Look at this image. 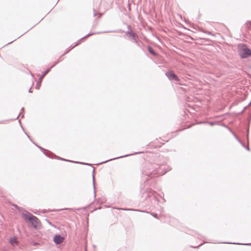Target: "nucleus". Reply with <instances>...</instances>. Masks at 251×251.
Listing matches in <instances>:
<instances>
[{
  "mask_svg": "<svg viewBox=\"0 0 251 251\" xmlns=\"http://www.w3.org/2000/svg\"><path fill=\"white\" fill-rule=\"evenodd\" d=\"M111 31V32H121V33L125 32V34L126 35H129L130 37H131V38L130 39L132 40V41L133 40H135V38L138 37L136 33L134 32L132 29H130L128 31H125V32L124 31L122 30V29H119L116 31Z\"/></svg>",
  "mask_w": 251,
  "mask_h": 251,
  "instance_id": "nucleus-5",
  "label": "nucleus"
},
{
  "mask_svg": "<svg viewBox=\"0 0 251 251\" xmlns=\"http://www.w3.org/2000/svg\"><path fill=\"white\" fill-rule=\"evenodd\" d=\"M111 31V32H121V33L125 32V34L126 35H129L130 37H131V38L130 39L132 40V41L133 40H135V38L138 37L136 33L134 32L132 29H130L128 31H125V32L124 31L122 30V29H119L116 31Z\"/></svg>",
  "mask_w": 251,
  "mask_h": 251,
  "instance_id": "nucleus-6",
  "label": "nucleus"
},
{
  "mask_svg": "<svg viewBox=\"0 0 251 251\" xmlns=\"http://www.w3.org/2000/svg\"><path fill=\"white\" fill-rule=\"evenodd\" d=\"M93 14H94V17H95L97 15V13L96 10H95L94 9H93Z\"/></svg>",
  "mask_w": 251,
  "mask_h": 251,
  "instance_id": "nucleus-30",
  "label": "nucleus"
},
{
  "mask_svg": "<svg viewBox=\"0 0 251 251\" xmlns=\"http://www.w3.org/2000/svg\"><path fill=\"white\" fill-rule=\"evenodd\" d=\"M19 123H20V124L21 125V120H19Z\"/></svg>",
  "mask_w": 251,
  "mask_h": 251,
  "instance_id": "nucleus-47",
  "label": "nucleus"
},
{
  "mask_svg": "<svg viewBox=\"0 0 251 251\" xmlns=\"http://www.w3.org/2000/svg\"><path fill=\"white\" fill-rule=\"evenodd\" d=\"M63 60V59H60V57L56 61H55L50 68H49L48 69H50V71L51 70V69L53 68L54 67H55L58 63H59L60 62L62 61Z\"/></svg>",
  "mask_w": 251,
  "mask_h": 251,
  "instance_id": "nucleus-17",
  "label": "nucleus"
},
{
  "mask_svg": "<svg viewBox=\"0 0 251 251\" xmlns=\"http://www.w3.org/2000/svg\"><path fill=\"white\" fill-rule=\"evenodd\" d=\"M236 141L238 142V143L244 148H245L247 151H249L250 149L248 145L246 146L245 143H244L236 135Z\"/></svg>",
  "mask_w": 251,
  "mask_h": 251,
  "instance_id": "nucleus-12",
  "label": "nucleus"
},
{
  "mask_svg": "<svg viewBox=\"0 0 251 251\" xmlns=\"http://www.w3.org/2000/svg\"><path fill=\"white\" fill-rule=\"evenodd\" d=\"M240 244H241L240 243H236V245H240Z\"/></svg>",
  "mask_w": 251,
  "mask_h": 251,
  "instance_id": "nucleus-49",
  "label": "nucleus"
},
{
  "mask_svg": "<svg viewBox=\"0 0 251 251\" xmlns=\"http://www.w3.org/2000/svg\"><path fill=\"white\" fill-rule=\"evenodd\" d=\"M38 148L44 153V154L46 156H48L49 158H52V157L51 156H50L49 155V154H50L51 155H54V154H53L51 151H49L48 150H45V149H44L43 148H42V147H41L40 146H38Z\"/></svg>",
  "mask_w": 251,
  "mask_h": 251,
  "instance_id": "nucleus-10",
  "label": "nucleus"
},
{
  "mask_svg": "<svg viewBox=\"0 0 251 251\" xmlns=\"http://www.w3.org/2000/svg\"><path fill=\"white\" fill-rule=\"evenodd\" d=\"M72 162L75 163H78V164H80L86 165H90V166L92 165L91 164H89V163H83V162H78V161H72Z\"/></svg>",
  "mask_w": 251,
  "mask_h": 251,
  "instance_id": "nucleus-21",
  "label": "nucleus"
},
{
  "mask_svg": "<svg viewBox=\"0 0 251 251\" xmlns=\"http://www.w3.org/2000/svg\"><path fill=\"white\" fill-rule=\"evenodd\" d=\"M237 52L241 59H246L251 56V50L244 43L237 44Z\"/></svg>",
  "mask_w": 251,
  "mask_h": 251,
  "instance_id": "nucleus-2",
  "label": "nucleus"
},
{
  "mask_svg": "<svg viewBox=\"0 0 251 251\" xmlns=\"http://www.w3.org/2000/svg\"><path fill=\"white\" fill-rule=\"evenodd\" d=\"M80 44V42H78V41L75 43V44L74 45V47H76L77 46H78V45H79Z\"/></svg>",
  "mask_w": 251,
  "mask_h": 251,
  "instance_id": "nucleus-34",
  "label": "nucleus"
},
{
  "mask_svg": "<svg viewBox=\"0 0 251 251\" xmlns=\"http://www.w3.org/2000/svg\"><path fill=\"white\" fill-rule=\"evenodd\" d=\"M12 205L17 209H19V206H18L17 204H13Z\"/></svg>",
  "mask_w": 251,
  "mask_h": 251,
  "instance_id": "nucleus-28",
  "label": "nucleus"
},
{
  "mask_svg": "<svg viewBox=\"0 0 251 251\" xmlns=\"http://www.w3.org/2000/svg\"><path fill=\"white\" fill-rule=\"evenodd\" d=\"M50 72V69H47L42 74V75L39 77V78L38 80V81L36 83V85L35 86V89H39L41 85V83L43 79H44V77L45 76Z\"/></svg>",
  "mask_w": 251,
  "mask_h": 251,
  "instance_id": "nucleus-8",
  "label": "nucleus"
},
{
  "mask_svg": "<svg viewBox=\"0 0 251 251\" xmlns=\"http://www.w3.org/2000/svg\"><path fill=\"white\" fill-rule=\"evenodd\" d=\"M244 245H247V246H251V243L249 244H244Z\"/></svg>",
  "mask_w": 251,
  "mask_h": 251,
  "instance_id": "nucleus-40",
  "label": "nucleus"
},
{
  "mask_svg": "<svg viewBox=\"0 0 251 251\" xmlns=\"http://www.w3.org/2000/svg\"><path fill=\"white\" fill-rule=\"evenodd\" d=\"M75 47H74V46H70L69 49H70V50H72L73 49H74Z\"/></svg>",
  "mask_w": 251,
  "mask_h": 251,
  "instance_id": "nucleus-36",
  "label": "nucleus"
},
{
  "mask_svg": "<svg viewBox=\"0 0 251 251\" xmlns=\"http://www.w3.org/2000/svg\"><path fill=\"white\" fill-rule=\"evenodd\" d=\"M134 41V42L136 44V45L139 47L140 48V49H141V44H142V42L141 41H140L139 40V39L138 38V37H137V38H135V40H133Z\"/></svg>",
  "mask_w": 251,
  "mask_h": 251,
  "instance_id": "nucleus-15",
  "label": "nucleus"
},
{
  "mask_svg": "<svg viewBox=\"0 0 251 251\" xmlns=\"http://www.w3.org/2000/svg\"><path fill=\"white\" fill-rule=\"evenodd\" d=\"M148 50L152 55H157V53L155 52V51L150 46H148Z\"/></svg>",
  "mask_w": 251,
  "mask_h": 251,
  "instance_id": "nucleus-16",
  "label": "nucleus"
},
{
  "mask_svg": "<svg viewBox=\"0 0 251 251\" xmlns=\"http://www.w3.org/2000/svg\"><path fill=\"white\" fill-rule=\"evenodd\" d=\"M9 242L13 246L18 244V241L16 237L11 238L9 240Z\"/></svg>",
  "mask_w": 251,
  "mask_h": 251,
  "instance_id": "nucleus-14",
  "label": "nucleus"
},
{
  "mask_svg": "<svg viewBox=\"0 0 251 251\" xmlns=\"http://www.w3.org/2000/svg\"><path fill=\"white\" fill-rule=\"evenodd\" d=\"M28 92H29V93H32V90H31V88H30L29 89Z\"/></svg>",
  "mask_w": 251,
  "mask_h": 251,
  "instance_id": "nucleus-42",
  "label": "nucleus"
},
{
  "mask_svg": "<svg viewBox=\"0 0 251 251\" xmlns=\"http://www.w3.org/2000/svg\"><path fill=\"white\" fill-rule=\"evenodd\" d=\"M102 14H100V16H99V17H100L101 16H102Z\"/></svg>",
  "mask_w": 251,
  "mask_h": 251,
  "instance_id": "nucleus-48",
  "label": "nucleus"
},
{
  "mask_svg": "<svg viewBox=\"0 0 251 251\" xmlns=\"http://www.w3.org/2000/svg\"><path fill=\"white\" fill-rule=\"evenodd\" d=\"M22 217L25 220L30 222L34 228H37V225L40 223V220L36 216L33 215L30 212L26 211L22 214Z\"/></svg>",
  "mask_w": 251,
  "mask_h": 251,
  "instance_id": "nucleus-3",
  "label": "nucleus"
},
{
  "mask_svg": "<svg viewBox=\"0 0 251 251\" xmlns=\"http://www.w3.org/2000/svg\"><path fill=\"white\" fill-rule=\"evenodd\" d=\"M54 155L55 156V158L57 159H58V160H63V161H67V162H72V161H73L72 160H68V159L62 158V157H61L60 156H56L55 154Z\"/></svg>",
  "mask_w": 251,
  "mask_h": 251,
  "instance_id": "nucleus-19",
  "label": "nucleus"
},
{
  "mask_svg": "<svg viewBox=\"0 0 251 251\" xmlns=\"http://www.w3.org/2000/svg\"><path fill=\"white\" fill-rule=\"evenodd\" d=\"M93 167V172H92V178H93V189H94V197H96V187H95V168Z\"/></svg>",
  "mask_w": 251,
  "mask_h": 251,
  "instance_id": "nucleus-13",
  "label": "nucleus"
},
{
  "mask_svg": "<svg viewBox=\"0 0 251 251\" xmlns=\"http://www.w3.org/2000/svg\"><path fill=\"white\" fill-rule=\"evenodd\" d=\"M72 210V209L71 208H64V209H60V210H56V211H60V210ZM52 211H55L56 210H51Z\"/></svg>",
  "mask_w": 251,
  "mask_h": 251,
  "instance_id": "nucleus-23",
  "label": "nucleus"
},
{
  "mask_svg": "<svg viewBox=\"0 0 251 251\" xmlns=\"http://www.w3.org/2000/svg\"><path fill=\"white\" fill-rule=\"evenodd\" d=\"M21 112H24V107H22L21 110Z\"/></svg>",
  "mask_w": 251,
  "mask_h": 251,
  "instance_id": "nucleus-43",
  "label": "nucleus"
},
{
  "mask_svg": "<svg viewBox=\"0 0 251 251\" xmlns=\"http://www.w3.org/2000/svg\"><path fill=\"white\" fill-rule=\"evenodd\" d=\"M64 238L60 234H56L53 238V242L56 245H58L63 242Z\"/></svg>",
  "mask_w": 251,
  "mask_h": 251,
  "instance_id": "nucleus-9",
  "label": "nucleus"
},
{
  "mask_svg": "<svg viewBox=\"0 0 251 251\" xmlns=\"http://www.w3.org/2000/svg\"><path fill=\"white\" fill-rule=\"evenodd\" d=\"M152 216L154 217V218H157V214L153 213L151 214Z\"/></svg>",
  "mask_w": 251,
  "mask_h": 251,
  "instance_id": "nucleus-29",
  "label": "nucleus"
},
{
  "mask_svg": "<svg viewBox=\"0 0 251 251\" xmlns=\"http://www.w3.org/2000/svg\"><path fill=\"white\" fill-rule=\"evenodd\" d=\"M47 212V210H46V209L43 210V213H46Z\"/></svg>",
  "mask_w": 251,
  "mask_h": 251,
  "instance_id": "nucleus-41",
  "label": "nucleus"
},
{
  "mask_svg": "<svg viewBox=\"0 0 251 251\" xmlns=\"http://www.w3.org/2000/svg\"><path fill=\"white\" fill-rule=\"evenodd\" d=\"M143 152H144V151H143L135 152L134 153H133L126 154V155H122V156H119V157H115V158H111V159H108L107 160H106V161L101 162L100 163H99V164H100L105 163H107V162H109L110 161L118 159L124 158V157H127V156H131V155H136V154L142 153H143Z\"/></svg>",
  "mask_w": 251,
  "mask_h": 251,
  "instance_id": "nucleus-7",
  "label": "nucleus"
},
{
  "mask_svg": "<svg viewBox=\"0 0 251 251\" xmlns=\"http://www.w3.org/2000/svg\"><path fill=\"white\" fill-rule=\"evenodd\" d=\"M223 126L228 129L230 132L232 134L234 137H235V132L233 130L232 127L231 126H228L226 125H223Z\"/></svg>",
  "mask_w": 251,
  "mask_h": 251,
  "instance_id": "nucleus-18",
  "label": "nucleus"
},
{
  "mask_svg": "<svg viewBox=\"0 0 251 251\" xmlns=\"http://www.w3.org/2000/svg\"><path fill=\"white\" fill-rule=\"evenodd\" d=\"M220 243L235 244V242H221Z\"/></svg>",
  "mask_w": 251,
  "mask_h": 251,
  "instance_id": "nucleus-31",
  "label": "nucleus"
},
{
  "mask_svg": "<svg viewBox=\"0 0 251 251\" xmlns=\"http://www.w3.org/2000/svg\"><path fill=\"white\" fill-rule=\"evenodd\" d=\"M199 124H208L210 126H212L214 125L215 123L212 122L203 121V122H201L199 123Z\"/></svg>",
  "mask_w": 251,
  "mask_h": 251,
  "instance_id": "nucleus-20",
  "label": "nucleus"
},
{
  "mask_svg": "<svg viewBox=\"0 0 251 251\" xmlns=\"http://www.w3.org/2000/svg\"><path fill=\"white\" fill-rule=\"evenodd\" d=\"M70 49H69V48L66 50V51H65V52L63 53V55H65L67 53H68L70 51Z\"/></svg>",
  "mask_w": 251,
  "mask_h": 251,
  "instance_id": "nucleus-27",
  "label": "nucleus"
},
{
  "mask_svg": "<svg viewBox=\"0 0 251 251\" xmlns=\"http://www.w3.org/2000/svg\"><path fill=\"white\" fill-rule=\"evenodd\" d=\"M233 123V121H230V122H229V124H232Z\"/></svg>",
  "mask_w": 251,
  "mask_h": 251,
  "instance_id": "nucleus-45",
  "label": "nucleus"
},
{
  "mask_svg": "<svg viewBox=\"0 0 251 251\" xmlns=\"http://www.w3.org/2000/svg\"><path fill=\"white\" fill-rule=\"evenodd\" d=\"M127 27L128 30L130 29H132L130 25H127Z\"/></svg>",
  "mask_w": 251,
  "mask_h": 251,
  "instance_id": "nucleus-38",
  "label": "nucleus"
},
{
  "mask_svg": "<svg viewBox=\"0 0 251 251\" xmlns=\"http://www.w3.org/2000/svg\"><path fill=\"white\" fill-rule=\"evenodd\" d=\"M124 210H132V211H140V210L138 209H125ZM141 212H143V211H141Z\"/></svg>",
  "mask_w": 251,
  "mask_h": 251,
  "instance_id": "nucleus-24",
  "label": "nucleus"
},
{
  "mask_svg": "<svg viewBox=\"0 0 251 251\" xmlns=\"http://www.w3.org/2000/svg\"><path fill=\"white\" fill-rule=\"evenodd\" d=\"M75 47H74V46H70L69 49H70V50H72L73 49H74Z\"/></svg>",
  "mask_w": 251,
  "mask_h": 251,
  "instance_id": "nucleus-37",
  "label": "nucleus"
},
{
  "mask_svg": "<svg viewBox=\"0 0 251 251\" xmlns=\"http://www.w3.org/2000/svg\"><path fill=\"white\" fill-rule=\"evenodd\" d=\"M162 158V156L156 153L152 154V159L150 161H146L142 172L143 177H147L145 179L147 180L149 178L162 176L171 170V168L169 166H165L162 168L165 163V161H161Z\"/></svg>",
  "mask_w": 251,
  "mask_h": 251,
  "instance_id": "nucleus-1",
  "label": "nucleus"
},
{
  "mask_svg": "<svg viewBox=\"0 0 251 251\" xmlns=\"http://www.w3.org/2000/svg\"><path fill=\"white\" fill-rule=\"evenodd\" d=\"M80 44V42H78V41L75 43V44L74 45V47H76L77 46H78V45H79Z\"/></svg>",
  "mask_w": 251,
  "mask_h": 251,
  "instance_id": "nucleus-33",
  "label": "nucleus"
},
{
  "mask_svg": "<svg viewBox=\"0 0 251 251\" xmlns=\"http://www.w3.org/2000/svg\"><path fill=\"white\" fill-rule=\"evenodd\" d=\"M24 34H25V33H24V34H23L22 35H21V36H19V37H18V38H20V37H21V36H22L23 35H24Z\"/></svg>",
  "mask_w": 251,
  "mask_h": 251,
  "instance_id": "nucleus-50",
  "label": "nucleus"
},
{
  "mask_svg": "<svg viewBox=\"0 0 251 251\" xmlns=\"http://www.w3.org/2000/svg\"><path fill=\"white\" fill-rule=\"evenodd\" d=\"M80 209H81V208H77V209H76V210H79Z\"/></svg>",
  "mask_w": 251,
  "mask_h": 251,
  "instance_id": "nucleus-51",
  "label": "nucleus"
},
{
  "mask_svg": "<svg viewBox=\"0 0 251 251\" xmlns=\"http://www.w3.org/2000/svg\"><path fill=\"white\" fill-rule=\"evenodd\" d=\"M111 31H102V32H90L88 34H87V35H86L85 36H84V37H83L82 38H81V39H80L78 40V42H80V43H81V42L83 41V40H84V39L86 38L87 37H89L90 36L94 35V34H97V33H109Z\"/></svg>",
  "mask_w": 251,
  "mask_h": 251,
  "instance_id": "nucleus-11",
  "label": "nucleus"
},
{
  "mask_svg": "<svg viewBox=\"0 0 251 251\" xmlns=\"http://www.w3.org/2000/svg\"><path fill=\"white\" fill-rule=\"evenodd\" d=\"M241 93V90H236V98L237 97V95H240ZM237 101V99H236V102Z\"/></svg>",
  "mask_w": 251,
  "mask_h": 251,
  "instance_id": "nucleus-25",
  "label": "nucleus"
},
{
  "mask_svg": "<svg viewBox=\"0 0 251 251\" xmlns=\"http://www.w3.org/2000/svg\"><path fill=\"white\" fill-rule=\"evenodd\" d=\"M15 40H16V39H15V40H14L13 41H11V42H9V43H8V44H7V45H9V44H10L12 43V42H14V41H15Z\"/></svg>",
  "mask_w": 251,
  "mask_h": 251,
  "instance_id": "nucleus-44",
  "label": "nucleus"
},
{
  "mask_svg": "<svg viewBox=\"0 0 251 251\" xmlns=\"http://www.w3.org/2000/svg\"><path fill=\"white\" fill-rule=\"evenodd\" d=\"M23 113L24 112L21 111L18 117L16 118H15V119H18L20 116H21V118H23L24 117V114Z\"/></svg>",
  "mask_w": 251,
  "mask_h": 251,
  "instance_id": "nucleus-22",
  "label": "nucleus"
},
{
  "mask_svg": "<svg viewBox=\"0 0 251 251\" xmlns=\"http://www.w3.org/2000/svg\"><path fill=\"white\" fill-rule=\"evenodd\" d=\"M25 133L26 134V135H27V136L28 137V138H29L31 141H32V140H31V138H30V136H29V135H28L26 132H25Z\"/></svg>",
  "mask_w": 251,
  "mask_h": 251,
  "instance_id": "nucleus-39",
  "label": "nucleus"
},
{
  "mask_svg": "<svg viewBox=\"0 0 251 251\" xmlns=\"http://www.w3.org/2000/svg\"><path fill=\"white\" fill-rule=\"evenodd\" d=\"M34 246H37L38 245H39V243H38V242H34L33 244Z\"/></svg>",
  "mask_w": 251,
  "mask_h": 251,
  "instance_id": "nucleus-35",
  "label": "nucleus"
},
{
  "mask_svg": "<svg viewBox=\"0 0 251 251\" xmlns=\"http://www.w3.org/2000/svg\"><path fill=\"white\" fill-rule=\"evenodd\" d=\"M165 75L170 81L179 82L180 79L172 70H169L165 73Z\"/></svg>",
  "mask_w": 251,
  "mask_h": 251,
  "instance_id": "nucleus-4",
  "label": "nucleus"
},
{
  "mask_svg": "<svg viewBox=\"0 0 251 251\" xmlns=\"http://www.w3.org/2000/svg\"><path fill=\"white\" fill-rule=\"evenodd\" d=\"M34 143V145H35V146H36L37 147H38V146H39L37 144H36V143Z\"/></svg>",
  "mask_w": 251,
  "mask_h": 251,
  "instance_id": "nucleus-46",
  "label": "nucleus"
},
{
  "mask_svg": "<svg viewBox=\"0 0 251 251\" xmlns=\"http://www.w3.org/2000/svg\"><path fill=\"white\" fill-rule=\"evenodd\" d=\"M246 107H247V106H245V107H244V109H243L242 110H241V111H240L239 112H238V114H239L242 113L243 112L244 110V109H245L246 108Z\"/></svg>",
  "mask_w": 251,
  "mask_h": 251,
  "instance_id": "nucleus-32",
  "label": "nucleus"
},
{
  "mask_svg": "<svg viewBox=\"0 0 251 251\" xmlns=\"http://www.w3.org/2000/svg\"><path fill=\"white\" fill-rule=\"evenodd\" d=\"M207 243V242H204L203 243L201 244L200 245H199L198 246H197V247L191 246V248H198L200 246H202L204 243Z\"/></svg>",
  "mask_w": 251,
  "mask_h": 251,
  "instance_id": "nucleus-26",
  "label": "nucleus"
},
{
  "mask_svg": "<svg viewBox=\"0 0 251 251\" xmlns=\"http://www.w3.org/2000/svg\"><path fill=\"white\" fill-rule=\"evenodd\" d=\"M2 122L1 121H0V124H2Z\"/></svg>",
  "mask_w": 251,
  "mask_h": 251,
  "instance_id": "nucleus-53",
  "label": "nucleus"
},
{
  "mask_svg": "<svg viewBox=\"0 0 251 251\" xmlns=\"http://www.w3.org/2000/svg\"><path fill=\"white\" fill-rule=\"evenodd\" d=\"M244 99H245V98H242L241 100H243ZM240 101H241V100H240Z\"/></svg>",
  "mask_w": 251,
  "mask_h": 251,
  "instance_id": "nucleus-52",
  "label": "nucleus"
}]
</instances>
